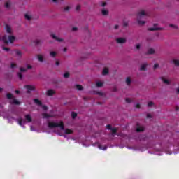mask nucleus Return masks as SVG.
Listing matches in <instances>:
<instances>
[{
	"label": "nucleus",
	"mask_w": 179,
	"mask_h": 179,
	"mask_svg": "<svg viewBox=\"0 0 179 179\" xmlns=\"http://www.w3.org/2000/svg\"><path fill=\"white\" fill-rule=\"evenodd\" d=\"M15 54L17 57H22V55H23V53L20 50H15Z\"/></svg>",
	"instance_id": "nucleus-18"
},
{
	"label": "nucleus",
	"mask_w": 179,
	"mask_h": 179,
	"mask_svg": "<svg viewBox=\"0 0 179 179\" xmlns=\"http://www.w3.org/2000/svg\"><path fill=\"white\" fill-rule=\"evenodd\" d=\"M25 119L27 120V122H31V116H30V115H26Z\"/></svg>",
	"instance_id": "nucleus-15"
},
{
	"label": "nucleus",
	"mask_w": 179,
	"mask_h": 179,
	"mask_svg": "<svg viewBox=\"0 0 179 179\" xmlns=\"http://www.w3.org/2000/svg\"><path fill=\"white\" fill-rule=\"evenodd\" d=\"M6 97L8 99V100H10V99L13 97V95L11 93H8L6 94Z\"/></svg>",
	"instance_id": "nucleus-24"
},
{
	"label": "nucleus",
	"mask_w": 179,
	"mask_h": 179,
	"mask_svg": "<svg viewBox=\"0 0 179 179\" xmlns=\"http://www.w3.org/2000/svg\"><path fill=\"white\" fill-rule=\"evenodd\" d=\"M114 29L117 30V29H118V25H115Z\"/></svg>",
	"instance_id": "nucleus-56"
},
{
	"label": "nucleus",
	"mask_w": 179,
	"mask_h": 179,
	"mask_svg": "<svg viewBox=\"0 0 179 179\" xmlns=\"http://www.w3.org/2000/svg\"><path fill=\"white\" fill-rule=\"evenodd\" d=\"M24 17L27 20H31V17L29 14H25Z\"/></svg>",
	"instance_id": "nucleus-26"
},
{
	"label": "nucleus",
	"mask_w": 179,
	"mask_h": 179,
	"mask_svg": "<svg viewBox=\"0 0 179 179\" xmlns=\"http://www.w3.org/2000/svg\"><path fill=\"white\" fill-rule=\"evenodd\" d=\"M146 66H148V64H142L140 71H146Z\"/></svg>",
	"instance_id": "nucleus-16"
},
{
	"label": "nucleus",
	"mask_w": 179,
	"mask_h": 179,
	"mask_svg": "<svg viewBox=\"0 0 179 179\" xmlns=\"http://www.w3.org/2000/svg\"><path fill=\"white\" fill-rule=\"evenodd\" d=\"M15 40H16V37L13 36H8L7 35H5L2 38V41H3L4 44H8L9 43H12L13 41H15Z\"/></svg>",
	"instance_id": "nucleus-3"
},
{
	"label": "nucleus",
	"mask_w": 179,
	"mask_h": 179,
	"mask_svg": "<svg viewBox=\"0 0 179 179\" xmlns=\"http://www.w3.org/2000/svg\"><path fill=\"white\" fill-rule=\"evenodd\" d=\"M103 75H107L108 73V69L107 68H105L103 70Z\"/></svg>",
	"instance_id": "nucleus-27"
},
{
	"label": "nucleus",
	"mask_w": 179,
	"mask_h": 179,
	"mask_svg": "<svg viewBox=\"0 0 179 179\" xmlns=\"http://www.w3.org/2000/svg\"><path fill=\"white\" fill-rule=\"evenodd\" d=\"M71 117H72V118L75 119V118H76V117H78V114L75 112H72Z\"/></svg>",
	"instance_id": "nucleus-31"
},
{
	"label": "nucleus",
	"mask_w": 179,
	"mask_h": 179,
	"mask_svg": "<svg viewBox=\"0 0 179 179\" xmlns=\"http://www.w3.org/2000/svg\"><path fill=\"white\" fill-rule=\"evenodd\" d=\"M76 87L78 90H83V87L80 85H76Z\"/></svg>",
	"instance_id": "nucleus-22"
},
{
	"label": "nucleus",
	"mask_w": 179,
	"mask_h": 179,
	"mask_svg": "<svg viewBox=\"0 0 179 179\" xmlns=\"http://www.w3.org/2000/svg\"><path fill=\"white\" fill-rule=\"evenodd\" d=\"M157 68H159V64H154V69H156Z\"/></svg>",
	"instance_id": "nucleus-48"
},
{
	"label": "nucleus",
	"mask_w": 179,
	"mask_h": 179,
	"mask_svg": "<svg viewBox=\"0 0 179 179\" xmlns=\"http://www.w3.org/2000/svg\"><path fill=\"white\" fill-rule=\"evenodd\" d=\"M10 104H15V106H20V102L16 99H13L10 101Z\"/></svg>",
	"instance_id": "nucleus-9"
},
{
	"label": "nucleus",
	"mask_w": 179,
	"mask_h": 179,
	"mask_svg": "<svg viewBox=\"0 0 179 179\" xmlns=\"http://www.w3.org/2000/svg\"><path fill=\"white\" fill-rule=\"evenodd\" d=\"M17 75L20 80H22V79H23V74H22V73L19 72L17 73Z\"/></svg>",
	"instance_id": "nucleus-25"
},
{
	"label": "nucleus",
	"mask_w": 179,
	"mask_h": 179,
	"mask_svg": "<svg viewBox=\"0 0 179 179\" xmlns=\"http://www.w3.org/2000/svg\"><path fill=\"white\" fill-rule=\"evenodd\" d=\"M24 88L27 89V93L29 94H30V92L34 90L36 88L33 85H24Z\"/></svg>",
	"instance_id": "nucleus-4"
},
{
	"label": "nucleus",
	"mask_w": 179,
	"mask_h": 179,
	"mask_svg": "<svg viewBox=\"0 0 179 179\" xmlns=\"http://www.w3.org/2000/svg\"><path fill=\"white\" fill-rule=\"evenodd\" d=\"M136 127H137L136 129V132H143L145 131V129L142 127H140L139 124H137Z\"/></svg>",
	"instance_id": "nucleus-8"
},
{
	"label": "nucleus",
	"mask_w": 179,
	"mask_h": 179,
	"mask_svg": "<svg viewBox=\"0 0 179 179\" xmlns=\"http://www.w3.org/2000/svg\"><path fill=\"white\" fill-rule=\"evenodd\" d=\"M55 65H56L57 66H59V61H56Z\"/></svg>",
	"instance_id": "nucleus-52"
},
{
	"label": "nucleus",
	"mask_w": 179,
	"mask_h": 179,
	"mask_svg": "<svg viewBox=\"0 0 179 179\" xmlns=\"http://www.w3.org/2000/svg\"><path fill=\"white\" fill-rule=\"evenodd\" d=\"M136 108H141V104L136 103Z\"/></svg>",
	"instance_id": "nucleus-50"
},
{
	"label": "nucleus",
	"mask_w": 179,
	"mask_h": 179,
	"mask_svg": "<svg viewBox=\"0 0 179 179\" xmlns=\"http://www.w3.org/2000/svg\"><path fill=\"white\" fill-rule=\"evenodd\" d=\"M0 41H1V38H0Z\"/></svg>",
	"instance_id": "nucleus-64"
},
{
	"label": "nucleus",
	"mask_w": 179,
	"mask_h": 179,
	"mask_svg": "<svg viewBox=\"0 0 179 179\" xmlns=\"http://www.w3.org/2000/svg\"><path fill=\"white\" fill-rule=\"evenodd\" d=\"M116 43H117V44H125L127 39L125 38H116Z\"/></svg>",
	"instance_id": "nucleus-5"
},
{
	"label": "nucleus",
	"mask_w": 179,
	"mask_h": 179,
	"mask_svg": "<svg viewBox=\"0 0 179 179\" xmlns=\"http://www.w3.org/2000/svg\"><path fill=\"white\" fill-rule=\"evenodd\" d=\"M106 5H107L106 2H102L101 4V6H102L103 8H104V6H106Z\"/></svg>",
	"instance_id": "nucleus-44"
},
{
	"label": "nucleus",
	"mask_w": 179,
	"mask_h": 179,
	"mask_svg": "<svg viewBox=\"0 0 179 179\" xmlns=\"http://www.w3.org/2000/svg\"><path fill=\"white\" fill-rule=\"evenodd\" d=\"M48 128H50L51 129H52V128H60V129H62V131H64L65 129V126L64 125V122L60 121L59 123H55V122H49L48 123Z\"/></svg>",
	"instance_id": "nucleus-1"
},
{
	"label": "nucleus",
	"mask_w": 179,
	"mask_h": 179,
	"mask_svg": "<svg viewBox=\"0 0 179 179\" xmlns=\"http://www.w3.org/2000/svg\"><path fill=\"white\" fill-rule=\"evenodd\" d=\"M102 86H103V83L100 81L96 83V87H102Z\"/></svg>",
	"instance_id": "nucleus-30"
},
{
	"label": "nucleus",
	"mask_w": 179,
	"mask_h": 179,
	"mask_svg": "<svg viewBox=\"0 0 179 179\" xmlns=\"http://www.w3.org/2000/svg\"><path fill=\"white\" fill-rule=\"evenodd\" d=\"M55 94V92L53 90H49L47 91V96H52Z\"/></svg>",
	"instance_id": "nucleus-11"
},
{
	"label": "nucleus",
	"mask_w": 179,
	"mask_h": 179,
	"mask_svg": "<svg viewBox=\"0 0 179 179\" xmlns=\"http://www.w3.org/2000/svg\"><path fill=\"white\" fill-rule=\"evenodd\" d=\"M145 16H147L145 10H141L137 13V22L140 26H143L146 23L145 21H141V19H143Z\"/></svg>",
	"instance_id": "nucleus-2"
},
{
	"label": "nucleus",
	"mask_w": 179,
	"mask_h": 179,
	"mask_svg": "<svg viewBox=\"0 0 179 179\" xmlns=\"http://www.w3.org/2000/svg\"><path fill=\"white\" fill-rule=\"evenodd\" d=\"M32 68H33V66H31V65H30V64H28L27 66V69H31Z\"/></svg>",
	"instance_id": "nucleus-46"
},
{
	"label": "nucleus",
	"mask_w": 179,
	"mask_h": 179,
	"mask_svg": "<svg viewBox=\"0 0 179 179\" xmlns=\"http://www.w3.org/2000/svg\"><path fill=\"white\" fill-rule=\"evenodd\" d=\"M136 50H141V45L137 44V45H136Z\"/></svg>",
	"instance_id": "nucleus-47"
},
{
	"label": "nucleus",
	"mask_w": 179,
	"mask_h": 179,
	"mask_svg": "<svg viewBox=\"0 0 179 179\" xmlns=\"http://www.w3.org/2000/svg\"><path fill=\"white\" fill-rule=\"evenodd\" d=\"M65 134H66L67 135H71V134H73V131L70 129H66Z\"/></svg>",
	"instance_id": "nucleus-17"
},
{
	"label": "nucleus",
	"mask_w": 179,
	"mask_h": 179,
	"mask_svg": "<svg viewBox=\"0 0 179 179\" xmlns=\"http://www.w3.org/2000/svg\"><path fill=\"white\" fill-rule=\"evenodd\" d=\"M80 9V5H78L76 7V10H79Z\"/></svg>",
	"instance_id": "nucleus-49"
},
{
	"label": "nucleus",
	"mask_w": 179,
	"mask_h": 179,
	"mask_svg": "<svg viewBox=\"0 0 179 179\" xmlns=\"http://www.w3.org/2000/svg\"><path fill=\"white\" fill-rule=\"evenodd\" d=\"M66 48H64V49H63V51L64 52H66Z\"/></svg>",
	"instance_id": "nucleus-60"
},
{
	"label": "nucleus",
	"mask_w": 179,
	"mask_h": 179,
	"mask_svg": "<svg viewBox=\"0 0 179 179\" xmlns=\"http://www.w3.org/2000/svg\"><path fill=\"white\" fill-rule=\"evenodd\" d=\"M110 131H112L113 135H115V134H117V129L116 128H113Z\"/></svg>",
	"instance_id": "nucleus-32"
},
{
	"label": "nucleus",
	"mask_w": 179,
	"mask_h": 179,
	"mask_svg": "<svg viewBox=\"0 0 179 179\" xmlns=\"http://www.w3.org/2000/svg\"><path fill=\"white\" fill-rule=\"evenodd\" d=\"M161 80H162V82L164 83H165V85H170V81L166 78H164V77H161Z\"/></svg>",
	"instance_id": "nucleus-12"
},
{
	"label": "nucleus",
	"mask_w": 179,
	"mask_h": 179,
	"mask_svg": "<svg viewBox=\"0 0 179 179\" xmlns=\"http://www.w3.org/2000/svg\"><path fill=\"white\" fill-rule=\"evenodd\" d=\"M10 5L9 4V2H6L5 3V8H10Z\"/></svg>",
	"instance_id": "nucleus-39"
},
{
	"label": "nucleus",
	"mask_w": 179,
	"mask_h": 179,
	"mask_svg": "<svg viewBox=\"0 0 179 179\" xmlns=\"http://www.w3.org/2000/svg\"><path fill=\"white\" fill-rule=\"evenodd\" d=\"M20 72H26L27 71V69H24L23 67L20 68Z\"/></svg>",
	"instance_id": "nucleus-36"
},
{
	"label": "nucleus",
	"mask_w": 179,
	"mask_h": 179,
	"mask_svg": "<svg viewBox=\"0 0 179 179\" xmlns=\"http://www.w3.org/2000/svg\"><path fill=\"white\" fill-rule=\"evenodd\" d=\"M113 129V127H111V124H108L107 125V129H109L110 131H111Z\"/></svg>",
	"instance_id": "nucleus-42"
},
{
	"label": "nucleus",
	"mask_w": 179,
	"mask_h": 179,
	"mask_svg": "<svg viewBox=\"0 0 179 179\" xmlns=\"http://www.w3.org/2000/svg\"><path fill=\"white\" fill-rule=\"evenodd\" d=\"M38 59L40 62H43L44 61V57L41 55H38Z\"/></svg>",
	"instance_id": "nucleus-19"
},
{
	"label": "nucleus",
	"mask_w": 179,
	"mask_h": 179,
	"mask_svg": "<svg viewBox=\"0 0 179 179\" xmlns=\"http://www.w3.org/2000/svg\"><path fill=\"white\" fill-rule=\"evenodd\" d=\"M0 92H2V88L0 87Z\"/></svg>",
	"instance_id": "nucleus-63"
},
{
	"label": "nucleus",
	"mask_w": 179,
	"mask_h": 179,
	"mask_svg": "<svg viewBox=\"0 0 179 179\" xmlns=\"http://www.w3.org/2000/svg\"><path fill=\"white\" fill-rule=\"evenodd\" d=\"M64 78H69V73L68 72L65 73L64 74Z\"/></svg>",
	"instance_id": "nucleus-37"
},
{
	"label": "nucleus",
	"mask_w": 179,
	"mask_h": 179,
	"mask_svg": "<svg viewBox=\"0 0 179 179\" xmlns=\"http://www.w3.org/2000/svg\"><path fill=\"white\" fill-rule=\"evenodd\" d=\"M51 37L53 40H56V41H58L59 43L64 41V39L58 38V36H55L54 34H51Z\"/></svg>",
	"instance_id": "nucleus-6"
},
{
	"label": "nucleus",
	"mask_w": 179,
	"mask_h": 179,
	"mask_svg": "<svg viewBox=\"0 0 179 179\" xmlns=\"http://www.w3.org/2000/svg\"><path fill=\"white\" fill-rule=\"evenodd\" d=\"M50 55L52 58H55V57L57 56V52H54V51L50 52Z\"/></svg>",
	"instance_id": "nucleus-21"
},
{
	"label": "nucleus",
	"mask_w": 179,
	"mask_h": 179,
	"mask_svg": "<svg viewBox=\"0 0 179 179\" xmlns=\"http://www.w3.org/2000/svg\"><path fill=\"white\" fill-rule=\"evenodd\" d=\"M98 94H100L101 96V94H103V93H101V92H99Z\"/></svg>",
	"instance_id": "nucleus-62"
},
{
	"label": "nucleus",
	"mask_w": 179,
	"mask_h": 179,
	"mask_svg": "<svg viewBox=\"0 0 179 179\" xmlns=\"http://www.w3.org/2000/svg\"><path fill=\"white\" fill-rule=\"evenodd\" d=\"M178 110H179V107H178V106H176V111H178Z\"/></svg>",
	"instance_id": "nucleus-59"
},
{
	"label": "nucleus",
	"mask_w": 179,
	"mask_h": 179,
	"mask_svg": "<svg viewBox=\"0 0 179 179\" xmlns=\"http://www.w3.org/2000/svg\"><path fill=\"white\" fill-rule=\"evenodd\" d=\"M147 118H152V115L147 114Z\"/></svg>",
	"instance_id": "nucleus-53"
},
{
	"label": "nucleus",
	"mask_w": 179,
	"mask_h": 179,
	"mask_svg": "<svg viewBox=\"0 0 179 179\" xmlns=\"http://www.w3.org/2000/svg\"><path fill=\"white\" fill-rule=\"evenodd\" d=\"M6 32L8 34L12 33V29L8 24L6 25Z\"/></svg>",
	"instance_id": "nucleus-13"
},
{
	"label": "nucleus",
	"mask_w": 179,
	"mask_h": 179,
	"mask_svg": "<svg viewBox=\"0 0 179 179\" xmlns=\"http://www.w3.org/2000/svg\"><path fill=\"white\" fill-rule=\"evenodd\" d=\"M69 9H70L69 6H67V7L64 8V10H66V12L69 10Z\"/></svg>",
	"instance_id": "nucleus-51"
},
{
	"label": "nucleus",
	"mask_w": 179,
	"mask_h": 179,
	"mask_svg": "<svg viewBox=\"0 0 179 179\" xmlns=\"http://www.w3.org/2000/svg\"><path fill=\"white\" fill-rule=\"evenodd\" d=\"M10 68H12L13 69V68H16V64L12 63V64H10Z\"/></svg>",
	"instance_id": "nucleus-40"
},
{
	"label": "nucleus",
	"mask_w": 179,
	"mask_h": 179,
	"mask_svg": "<svg viewBox=\"0 0 179 179\" xmlns=\"http://www.w3.org/2000/svg\"><path fill=\"white\" fill-rule=\"evenodd\" d=\"M173 64L176 66H179V60H173Z\"/></svg>",
	"instance_id": "nucleus-33"
},
{
	"label": "nucleus",
	"mask_w": 179,
	"mask_h": 179,
	"mask_svg": "<svg viewBox=\"0 0 179 179\" xmlns=\"http://www.w3.org/2000/svg\"><path fill=\"white\" fill-rule=\"evenodd\" d=\"M34 102L35 103V104H36L37 106H43V103H41V101L38 100V99H34Z\"/></svg>",
	"instance_id": "nucleus-10"
},
{
	"label": "nucleus",
	"mask_w": 179,
	"mask_h": 179,
	"mask_svg": "<svg viewBox=\"0 0 179 179\" xmlns=\"http://www.w3.org/2000/svg\"><path fill=\"white\" fill-rule=\"evenodd\" d=\"M148 54H155V50L153 48H150L148 51Z\"/></svg>",
	"instance_id": "nucleus-29"
},
{
	"label": "nucleus",
	"mask_w": 179,
	"mask_h": 179,
	"mask_svg": "<svg viewBox=\"0 0 179 179\" xmlns=\"http://www.w3.org/2000/svg\"><path fill=\"white\" fill-rule=\"evenodd\" d=\"M15 93H16V94H19V93H20V91H19V90H15Z\"/></svg>",
	"instance_id": "nucleus-55"
},
{
	"label": "nucleus",
	"mask_w": 179,
	"mask_h": 179,
	"mask_svg": "<svg viewBox=\"0 0 179 179\" xmlns=\"http://www.w3.org/2000/svg\"><path fill=\"white\" fill-rule=\"evenodd\" d=\"M43 118H50V115L47 114V113H43L42 114Z\"/></svg>",
	"instance_id": "nucleus-34"
},
{
	"label": "nucleus",
	"mask_w": 179,
	"mask_h": 179,
	"mask_svg": "<svg viewBox=\"0 0 179 179\" xmlns=\"http://www.w3.org/2000/svg\"><path fill=\"white\" fill-rule=\"evenodd\" d=\"M18 124L20 127H23V119L20 118L18 120Z\"/></svg>",
	"instance_id": "nucleus-28"
},
{
	"label": "nucleus",
	"mask_w": 179,
	"mask_h": 179,
	"mask_svg": "<svg viewBox=\"0 0 179 179\" xmlns=\"http://www.w3.org/2000/svg\"><path fill=\"white\" fill-rule=\"evenodd\" d=\"M132 83V80H131V78L127 77L126 78V83L128 86H129V85H131V83Z\"/></svg>",
	"instance_id": "nucleus-14"
},
{
	"label": "nucleus",
	"mask_w": 179,
	"mask_h": 179,
	"mask_svg": "<svg viewBox=\"0 0 179 179\" xmlns=\"http://www.w3.org/2000/svg\"><path fill=\"white\" fill-rule=\"evenodd\" d=\"M125 100H126V103H131L132 101V100L129 98H127Z\"/></svg>",
	"instance_id": "nucleus-41"
},
{
	"label": "nucleus",
	"mask_w": 179,
	"mask_h": 179,
	"mask_svg": "<svg viewBox=\"0 0 179 179\" xmlns=\"http://www.w3.org/2000/svg\"><path fill=\"white\" fill-rule=\"evenodd\" d=\"M101 13L103 16H107V15H108V10H106V9H103L101 10Z\"/></svg>",
	"instance_id": "nucleus-20"
},
{
	"label": "nucleus",
	"mask_w": 179,
	"mask_h": 179,
	"mask_svg": "<svg viewBox=\"0 0 179 179\" xmlns=\"http://www.w3.org/2000/svg\"><path fill=\"white\" fill-rule=\"evenodd\" d=\"M124 27H127V26H128V23H127V22L124 23Z\"/></svg>",
	"instance_id": "nucleus-58"
},
{
	"label": "nucleus",
	"mask_w": 179,
	"mask_h": 179,
	"mask_svg": "<svg viewBox=\"0 0 179 179\" xmlns=\"http://www.w3.org/2000/svg\"><path fill=\"white\" fill-rule=\"evenodd\" d=\"M35 45H39V44H41V41L38 40V39H36L34 41Z\"/></svg>",
	"instance_id": "nucleus-23"
},
{
	"label": "nucleus",
	"mask_w": 179,
	"mask_h": 179,
	"mask_svg": "<svg viewBox=\"0 0 179 179\" xmlns=\"http://www.w3.org/2000/svg\"><path fill=\"white\" fill-rule=\"evenodd\" d=\"M52 2H58V0H52Z\"/></svg>",
	"instance_id": "nucleus-61"
},
{
	"label": "nucleus",
	"mask_w": 179,
	"mask_h": 179,
	"mask_svg": "<svg viewBox=\"0 0 179 179\" xmlns=\"http://www.w3.org/2000/svg\"><path fill=\"white\" fill-rule=\"evenodd\" d=\"M73 31H76V30H78L77 27H73L72 28Z\"/></svg>",
	"instance_id": "nucleus-54"
},
{
	"label": "nucleus",
	"mask_w": 179,
	"mask_h": 179,
	"mask_svg": "<svg viewBox=\"0 0 179 179\" xmlns=\"http://www.w3.org/2000/svg\"><path fill=\"white\" fill-rule=\"evenodd\" d=\"M169 26L170 27H176V26H174V24H171Z\"/></svg>",
	"instance_id": "nucleus-57"
},
{
	"label": "nucleus",
	"mask_w": 179,
	"mask_h": 179,
	"mask_svg": "<svg viewBox=\"0 0 179 179\" xmlns=\"http://www.w3.org/2000/svg\"><path fill=\"white\" fill-rule=\"evenodd\" d=\"M3 50L4 51H9L10 50L9 48H6V47H3Z\"/></svg>",
	"instance_id": "nucleus-45"
},
{
	"label": "nucleus",
	"mask_w": 179,
	"mask_h": 179,
	"mask_svg": "<svg viewBox=\"0 0 179 179\" xmlns=\"http://www.w3.org/2000/svg\"><path fill=\"white\" fill-rule=\"evenodd\" d=\"M155 103L152 101H150L148 104V107H152Z\"/></svg>",
	"instance_id": "nucleus-38"
},
{
	"label": "nucleus",
	"mask_w": 179,
	"mask_h": 179,
	"mask_svg": "<svg viewBox=\"0 0 179 179\" xmlns=\"http://www.w3.org/2000/svg\"><path fill=\"white\" fill-rule=\"evenodd\" d=\"M41 107H42L43 110H44L45 111H47V110H48V108L45 105H42L41 106Z\"/></svg>",
	"instance_id": "nucleus-35"
},
{
	"label": "nucleus",
	"mask_w": 179,
	"mask_h": 179,
	"mask_svg": "<svg viewBox=\"0 0 179 179\" xmlns=\"http://www.w3.org/2000/svg\"><path fill=\"white\" fill-rule=\"evenodd\" d=\"M156 26H157V24H155L154 27H152V28H149L148 30L150 31H156L157 30H163V28H159V27H156Z\"/></svg>",
	"instance_id": "nucleus-7"
},
{
	"label": "nucleus",
	"mask_w": 179,
	"mask_h": 179,
	"mask_svg": "<svg viewBox=\"0 0 179 179\" xmlns=\"http://www.w3.org/2000/svg\"><path fill=\"white\" fill-rule=\"evenodd\" d=\"M99 149H102V150H107V147L101 148V145H99Z\"/></svg>",
	"instance_id": "nucleus-43"
}]
</instances>
